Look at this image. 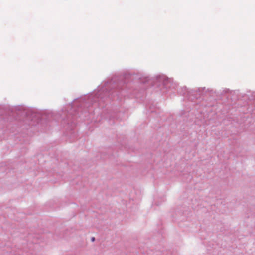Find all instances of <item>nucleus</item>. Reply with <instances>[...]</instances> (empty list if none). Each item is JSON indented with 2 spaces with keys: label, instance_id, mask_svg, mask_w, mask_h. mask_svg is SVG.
I'll return each mask as SVG.
<instances>
[{
  "label": "nucleus",
  "instance_id": "f257e3e1",
  "mask_svg": "<svg viewBox=\"0 0 255 255\" xmlns=\"http://www.w3.org/2000/svg\"><path fill=\"white\" fill-rule=\"evenodd\" d=\"M91 240H92V241H95V238L93 237Z\"/></svg>",
  "mask_w": 255,
  "mask_h": 255
}]
</instances>
